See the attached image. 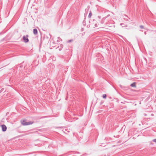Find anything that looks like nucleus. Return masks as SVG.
I'll list each match as a JSON object with an SVG mask.
<instances>
[{
    "mask_svg": "<svg viewBox=\"0 0 156 156\" xmlns=\"http://www.w3.org/2000/svg\"><path fill=\"white\" fill-rule=\"evenodd\" d=\"M130 86L132 87H135L136 83L135 82H134L133 83L131 84L130 85Z\"/></svg>",
    "mask_w": 156,
    "mask_h": 156,
    "instance_id": "423d86ee",
    "label": "nucleus"
},
{
    "mask_svg": "<svg viewBox=\"0 0 156 156\" xmlns=\"http://www.w3.org/2000/svg\"><path fill=\"white\" fill-rule=\"evenodd\" d=\"M144 34L145 35H146V34H147V33H146V32H144Z\"/></svg>",
    "mask_w": 156,
    "mask_h": 156,
    "instance_id": "2eb2a0df",
    "label": "nucleus"
},
{
    "mask_svg": "<svg viewBox=\"0 0 156 156\" xmlns=\"http://www.w3.org/2000/svg\"><path fill=\"white\" fill-rule=\"evenodd\" d=\"M95 20H93V21L94 22V21H95Z\"/></svg>",
    "mask_w": 156,
    "mask_h": 156,
    "instance_id": "dca6fc26",
    "label": "nucleus"
},
{
    "mask_svg": "<svg viewBox=\"0 0 156 156\" xmlns=\"http://www.w3.org/2000/svg\"><path fill=\"white\" fill-rule=\"evenodd\" d=\"M94 26L95 27H98V24L97 23H95L94 24Z\"/></svg>",
    "mask_w": 156,
    "mask_h": 156,
    "instance_id": "9d476101",
    "label": "nucleus"
},
{
    "mask_svg": "<svg viewBox=\"0 0 156 156\" xmlns=\"http://www.w3.org/2000/svg\"><path fill=\"white\" fill-rule=\"evenodd\" d=\"M29 36L28 35H27L26 36H23V41L25 43H27L29 42V40L28 37Z\"/></svg>",
    "mask_w": 156,
    "mask_h": 156,
    "instance_id": "f03ea898",
    "label": "nucleus"
},
{
    "mask_svg": "<svg viewBox=\"0 0 156 156\" xmlns=\"http://www.w3.org/2000/svg\"><path fill=\"white\" fill-rule=\"evenodd\" d=\"M33 33L35 35H37V29H34L33 30Z\"/></svg>",
    "mask_w": 156,
    "mask_h": 156,
    "instance_id": "20e7f679",
    "label": "nucleus"
},
{
    "mask_svg": "<svg viewBox=\"0 0 156 156\" xmlns=\"http://www.w3.org/2000/svg\"><path fill=\"white\" fill-rule=\"evenodd\" d=\"M140 27L141 29H144V26L143 25H140Z\"/></svg>",
    "mask_w": 156,
    "mask_h": 156,
    "instance_id": "1a4fd4ad",
    "label": "nucleus"
},
{
    "mask_svg": "<svg viewBox=\"0 0 156 156\" xmlns=\"http://www.w3.org/2000/svg\"><path fill=\"white\" fill-rule=\"evenodd\" d=\"M72 41H73L72 40H69V41H68V42L70 43Z\"/></svg>",
    "mask_w": 156,
    "mask_h": 156,
    "instance_id": "f8f14e48",
    "label": "nucleus"
},
{
    "mask_svg": "<svg viewBox=\"0 0 156 156\" xmlns=\"http://www.w3.org/2000/svg\"><path fill=\"white\" fill-rule=\"evenodd\" d=\"M106 97V94H103V98H105Z\"/></svg>",
    "mask_w": 156,
    "mask_h": 156,
    "instance_id": "6e6552de",
    "label": "nucleus"
},
{
    "mask_svg": "<svg viewBox=\"0 0 156 156\" xmlns=\"http://www.w3.org/2000/svg\"><path fill=\"white\" fill-rule=\"evenodd\" d=\"M2 127V130L3 131L5 132L6 131L7 129V127L5 125H2L1 126Z\"/></svg>",
    "mask_w": 156,
    "mask_h": 156,
    "instance_id": "7ed1b4c3",
    "label": "nucleus"
},
{
    "mask_svg": "<svg viewBox=\"0 0 156 156\" xmlns=\"http://www.w3.org/2000/svg\"><path fill=\"white\" fill-rule=\"evenodd\" d=\"M106 17H104L101 19V24H103L104 23L105 19L106 18Z\"/></svg>",
    "mask_w": 156,
    "mask_h": 156,
    "instance_id": "39448f33",
    "label": "nucleus"
},
{
    "mask_svg": "<svg viewBox=\"0 0 156 156\" xmlns=\"http://www.w3.org/2000/svg\"><path fill=\"white\" fill-rule=\"evenodd\" d=\"M92 16V13L91 12H90L89 13V15H88V17L90 18L91 17V16Z\"/></svg>",
    "mask_w": 156,
    "mask_h": 156,
    "instance_id": "0eeeda50",
    "label": "nucleus"
},
{
    "mask_svg": "<svg viewBox=\"0 0 156 156\" xmlns=\"http://www.w3.org/2000/svg\"><path fill=\"white\" fill-rule=\"evenodd\" d=\"M152 141L156 143V139H154L152 140Z\"/></svg>",
    "mask_w": 156,
    "mask_h": 156,
    "instance_id": "9b49d317",
    "label": "nucleus"
},
{
    "mask_svg": "<svg viewBox=\"0 0 156 156\" xmlns=\"http://www.w3.org/2000/svg\"><path fill=\"white\" fill-rule=\"evenodd\" d=\"M98 18L99 19H100L101 18V16H98Z\"/></svg>",
    "mask_w": 156,
    "mask_h": 156,
    "instance_id": "ddd939ff",
    "label": "nucleus"
},
{
    "mask_svg": "<svg viewBox=\"0 0 156 156\" xmlns=\"http://www.w3.org/2000/svg\"><path fill=\"white\" fill-rule=\"evenodd\" d=\"M122 25H124V24H123V23H121L120 24V25H121V26H122Z\"/></svg>",
    "mask_w": 156,
    "mask_h": 156,
    "instance_id": "4468645a",
    "label": "nucleus"
},
{
    "mask_svg": "<svg viewBox=\"0 0 156 156\" xmlns=\"http://www.w3.org/2000/svg\"><path fill=\"white\" fill-rule=\"evenodd\" d=\"M125 27H127V26H125Z\"/></svg>",
    "mask_w": 156,
    "mask_h": 156,
    "instance_id": "f3484780",
    "label": "nucleus"
},
{
    "mask_svg": "<svg viewBox=\"0 0 156 156\" xmlns=\"http://www.w3.org/2000/svg\"><path fill=\"white\" fill-rule=\"evenodd\" d=\"M22 124L23 126H27L31 125L33 123L32 121L26 122V120H22L21 121Z\"/></svg>",
    "mask_w": 156,
    "mask_h": 156,
    "instance_id": "f257e3e1",
    "label": "nucleus"
}]
</instances>
